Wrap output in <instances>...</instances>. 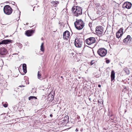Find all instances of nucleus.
<instances>
[{
  "mask_svg": "<svg viewBox=\"0 0 132 132\" xmlns=\"http://www.w3.org/2000/svg\"><path fill=\"white\" fill-rule=\"evenodd\" d=\"M12 10L11 7L9 5H6L4 7V11L6 14L9 15L11 14L12 12Z\"/></svg>",
  "mask_w": 132,
  "mask_h": 132,
  "instance_id": "39448f33",
  "label": "nucleus"
},
{
  "mask_svg": "<svg viewBox=\"0 0 132 132\" xmlns=\"http://www.w3.org/2000/svg\"><path fill=\"white\" fill-rule=\"evenodd\" d=\"M83 42L81 39L76 38L75 40V45L77 47L80 48L81 47Z\"/></svg>",
  "mask_w": 132,
  "mask_h": 132,
  "instance_id": "7ed1b4c3",
  "label": "nucleus"
},
{
  "mask_svg": "<svg viewBox=\"0 0 132 132\" xmlns=\"http://www.w3.org/2000/svg\"><path fill=\"white\" fill-rule=\"evenodd\" d=\"M1 44H3V43H2V41L0 42V45H1Z\"/></svg>",
  "mask_w": 132,
  "mask_h": 132,
  "instance_id": "c85d7f7f",
  "label": "nucleus"
},
{
  "mask_svg": "<svg viewBox=\"0 0 132 132\" xmlns=\"http://www.w3.org/2000/svg\"><path fill=\"white\" fill-rule=\"evenodd\" d=\"M75 130L76 131H78V130L77 129H76Z\"/></svg>",
  "mask_w": 132,
  "mask_h": 132,
  "instance_id": "473e14b6",
  "label": "nucleus"
},
{
  "mask_svg": "<svg viewBox=\"0 0 132 132\" xmlns=\"http://www.w3.org/2000/svg\"><path fill=\"white\" fill-rule=\"evenodd\" d=\"M7 50L4 47L1 48L0 49V54L2 55H4L6 53Z\"/></svg>",
  "mask_w": 132,
  "mask_h": 132,
  "instance_id": "9b49d317",
  "label": "nucleus"
},
{
  "mask_svg": "<svg viewBox=\"0 0 132 132\" xmlns=\"http://www.w3.org/2000/svg\"><path fill=\"white\" fill-rule=\"evenodd\" d=\"M75 26L77 29L80 30L82 29L85 25L83 21L81 19H76L74 22Z\"/></svg>",
  "mask_w": 132,
  "mask_h": 132,
  "instance_id": "f257e3e1",
  "label": "nucleus"
},
{
  "mask_svg": "<svg viewBox=\"0 0 132 132\" xmlns=\"http://www.w3.org/2000/svg\"><path fill=\"white\" fill-rule=\"evenodd\" d=\"M111 81H112L115 78V72L114 71L112 70V71L111 74Z\"/></svg>",
  "mask_w": 132,
  "mask_h": 132,
  "instance_id": "ddd939ff",
  "label": "nucleus"
},
{
  "mask_svg": "<svg viewBox=\"0 0 132 132\" xmlns=\"http://www.w3.org/2000/svg\"><path fill=\"white\" fill-rule=\"evenodd\" d=\"M44 43H42L40 46V50L42 52H43L44 51Z\"/></svg>",
  "mask_w": 132,
  "mask_h": 132,
  "instance_id": "a211bd4d",
  "label": "nucleus"
},
{
  "mask_svg": "<svg viewBox=\"0 0 132 132\" xmlns=\"http://www.w3.org/2000/svg\"><path fill=\"white\" fill-rule=\"evenodd\" d=\"M98 86L99 87H101V85H100L99 84V85H98Z\"/></svg>",
  "mask_w": 132,
  "mask_h": 132,
  "instance_id": "7c9ffc66",
  "label": "nucleus"
},
{
  "mask_svg": "<svg viewBox=\"0 0 132 132\" xmlns=\"http://www.w3.org/2000/svg\"><path fill=\"white\" fill-rule=\"evenodd\" d=\"M95 39L94 37H90L86 39L85 42L88 45H90L95 43Z\"/></svg>",
  "mask_w": 132,
  "mask_h": 132,
  "instance_id": "423d86ee",
  "label": "nucleus"
},
{
  "mask_svg": "<svg viewBox=\"0 0 132 132\" xmlns=\"http://www.w3.org/2000/svg\"><path fill=\"white\" fill-rule=\"evenodd\" d=\"M35 98L36 99H37V98L36 97L34 96H30L28 98V99L29 100H30L31 99H32L33 98Z\"/></svg>",
  "mask_w": 132,
  "mask_h": 132,
  "instance_id": "4be33fe9",
  "label": "nucleus"
},
{
  "mask_svg": "<svg viewBox=\"0 0 132 132\" xmlns=\"http://www.w3.org/2000/svg\"><path fill=\"white\" fill-rule=\"evenodd\" d=\"M124 70L127 74H129V71L126 67L124 68Z\"/></svg>",
  "mask_w": 132,
  "mask_h": 132,
  "instance_id": "412c9836",
  "label": "nucleus"
},
{
  "mask_svg": "<svg viewBox=\"0 0 132 132\" xmlns=\"http://www.w3.org/2000/svg\"><path fill=\"white\" fill-rule=\"evenodd\" d=\"M132 5L131 3L129 2H125L123 5V7L126 8L128 9L130 8Z\"/></svg>",
  "mask_w": 132,
  "mask_h": 132,
  "instance_id": "1a4fd4ad",
  "label": "nucleus"
},
{
  "mask_svg": "<svg viewBox=\"0 0 132 132\" xmlns=\"http://www.w3.org/2000/svg\"><path fill=\"white\" fill-rule=\"evenodd\" d=\"M53 97H54V96H53V98L52 100H53V99H54V98Z\"/></svg>",
  "mask_w": 132,
  "mask_h": 132,
  "instance_id": "72a5a7b5",
  "label": "nucleus"
},
{
  "mask_svg": "<svg viewBox=\"0 0 132 132\" xmlns=\"http://www.w3.org/2000/svg\"><path fill=\"white\" fill-rule=\"evenodd\" d=\"M69 119V116H65L64 118V120L65 121H67Z\"/></svg>",
  "mask_w": 132,
  "mask_h": 132,
  "instance_id": "5701e85b",
  "label": "nucleus"
},
{
  "mask_svg": "<svg viewBox=\"0 0 132 132\" xmlns=\"http://www.w3.org/2000/svg\"><path fill=\"white\" fill-rule=\"evenodd\" d=\"M103 28L102 26H99L96 27V32L98 35H101L103 32Z\"/></svg>",
  "mask_w": 132,
  "mask_h": 132,
  "instance_id": "0eeeda50",
  "label": "nucleus"
},
{
  "mask_svg": "<svg viewBox=\"0 0 132 132\" xmlns=\"http://www.w3.org/2000/svg\"><path fill=\"white\" fill-rule=\"evenodd\" d=\"M59 3V2L58 1H53L51 2L52 4L53 5H56L58 4Z\"/></svg>",
  "mask_w": 132,
  "mask_h": 132,
  "instance_id": "f3484780",
  "label": "nucleus"
},
{
  "mask_svg": "<svg viewBox=\"0 0 132 132\" xmlns=\"http://www.w3.org/2000/svg\"><path fill=\"white\" fill-rule=\"evenodd\" d=\"M82 8L79 6L74 7L72 8V11L74 16L77 17L81 15L82 13Z\"/></svg>",
  "mask_w": 132,
  "mask_h": 132,
  "instance_id": "f03ea898",
  "label": "nucleus"
},
{
  "mask_svg": "<svg viewBox=\"0 0 132 132\" xmlns=\"http://www.w3.org/2000/svg\"><path fill=\"white\" fill-rule=\"evenodd\" d=\"M97 52L100 56L101 57H104L106 54L107 51L104 48H101L98 50Z\"/></svg>",
  "mask_w": 132,
  "mask_h": 132,
  "instance_id": "20e7f679",
  "label": "nucleus"
},
{
  "mask_svg": "<svg viewBox=\"0 0 132 132\" xmlns=\"http://www.w3.org/2000/svg\"><path fill=\"white\" fill-rule=\"evenodd\" d=\"M106 62L107 63H108L110 62V61L109 60H106Z\"/></svg>",
  "mask_w": 132,
  "mask_h": 132,
  "instance_id": "bb28decb",
  "label": "nucleus"
},
{
  "mask_svg": "<svg viewBox=\"0 0 132 132\" xmlns=\"http://www.w3.org/2000/svg\"><path fill=\"white\" fill-rule=\"evenodd\" d=\"M98 103H103V101L102 100H99L98 101Z\"/></svg>",
  "mask_w": 132,
  "mask_h": 132,
  "instance_id": "b1692460",
  "label": "nucleus"
},
{
  "mask_svg": "<svg viewBox=\"0 0 132 132\" xmlns=\"http://www.w3.org/2000/svg\"><path fill=\"white\" fill-rule=\"evenodd\" d=\"M34 9H33V11H34Z\"/></svg>",
  "mask_w": 132,
  "mask_h": 132,
  "instance_id": "f704fd0d",
  "label": "nucleus"
},
{
  "mask_svg": "<svg viewBox=\"0 0 132 132\" xmlns=\"http://www.w3.org/2000/svg\"><path fill=\"white\" fill-rule=\"evenodd\" d=\"M34 90V89H33H33H32V90H31V93H32V92H33V90Z\"/></svg>",
  "mask_w": 132,
  "mask_h": 132,
  "instance_id": "2f4dec72",
  "label": "nucleus"
},
{
  "mask_svg": "<svg viewBox=\"0 0 132 132\" xmlns=\"http://www.w3.org/2000/svg\"><path fill=\"white\" fill-rule=\"evenodd\" d=\"M37 76V78L38 79H39L41 80L42 79L41 73L39 72V71H38V72Z\"/></svg>",
  "mask_w": 132,
  "mask_h": 132,
  "instance_id": "dca6fc26",
  "label": "nucleus"
},
{
  "mask_svg": "<svg viewBox=\"0 0 132 132\" xmlns=\"http://www.w3.org/2000/svg\"><path fill=\"white\" fill-rule=\"evenodd\" d=\"M93 62V61H91V62H90V64L91 65L93 64L94 63Z\"/></svg>",
  "mask_w": 132,
  "mask_h": 132,
  "instance_id": "a878e982",
  "label": "nucleus"
},
{
  "mask_svg": "<svg viewBox=\"0 0 132 132\" xmlns=\"http://www.w3.org/2000/svg\"><path fill=\"white\" fill-rule=\"evenodd\" d=\"M50 117H52V116H53V115H52V114H50Z\"/></svg>",
  "mask_w": 132,
  "mask_h": 132,
  "instance_id": "c756f323",
  "label": "nucleus"
},
{
  "mask_svg": "<svg viewBox=\"0 0 132 132\" xmlns=\"http://www.w3.org/2000/svg\"><path fill=\"white\" fill-rule=\"evenodd\" d=\"M3 44H6L10 43L12 40L10 39L4 40L2 41Z\"/></svg>",
  "mask_w": 132,
  "mask_h": 132,
  "instance_id": "f8f14e48",
  "label": "nucleus"
},
{
  "mask_svg": "<svg viewBox=\"0 0 132 132\" xmlns=\"http://www.w3.org/2000/svg\"><path fill=\"white\" fill-rule=\"evenodd\" d=\"M19 87H24L25 86H23V85H22L20 86H19Z\"/></svg>",
  "mask_w": 132,
  "mask_h": 132,
  "instance_id": "cd10ccee",
  "label": "nucleus"
},
{
  "mask_svg": "<svg viewBox=\"0 0 132 132\" xmlns=\"http://www.w3.org/2000/svg\"><path fill=\"white\" fill-rule=\"evenodd\" d=\"M8 104H3V106L5 108L7 107V106Z\"/></svg>",
  "mask_w": 132,
  "mask_h": 132,
  "instance_id": "393cba45",
  "label": "nucleus"
},
{
  "mask_svg": "<svg viewBox=\"0 0 132 132\" xmlns=\"http://www.w3.org/2000/svg\"><path fill=\"white\" fill-rule=\"evenodd\" d=\"M70 33L67 30L64 32L63 33V38L64 39L68 40L69 38Z\"/></svg>",
  "mask_w": 132,
  "mask_h": 132,
  "instance_id": "6e6552de",
  "label": "nucleus"
},
{
  "mask_svg": "<svg viewBox=\"0 0 132 132\" xmlns=\"http://www.w3.org/2000/svg\"><path fill=\"white\" fill-rule=\"evenodd\" d=\"M123 29L122 28H121L117 32L119 33L122 35L123 33Z\"/></svg>",
  "mask_w": 132,
  "mask_h": 132,
  "instance_id": "aec40b11",
  "label": "nucleus"
},
{
  "mask_svg": "<svg viewBox=\"0 0 132 132\" xmlns=\"http://www.w3.org/2000/svg\"><path fill=\"white\" fill-rule=\"evenodd\" d=\"M23 69V72L26 73L27 72L26 65L25 64H23L22 66Z\"/></svg>",
  "mask_w": 132,
  "mask_h": 132,
  "instance_id": "2eb2a0df",
  "label": "nucleus"
},
{
  "mask_svg": "<svg viewBox=\"0 0 132 132\" xmlns=\"http://www.w3.org/2000/svg\"><path fill=\"white\" fill-rule=\"evenodd\" d=\"M122 35V34H121L118 32H117L116 33V37L117 38H120Z\"/></svg>",
  "mask_w": 132,
  "mask_h": 132,
  "instance_id": "6ab92c4d",
  "label": "nucleus"
},
{
  "mask_svg": "<svg viewBox=\"0 0 132 132\" xmlns=\"http://www.w3.org/2000/svg\"><path fill=\"white\" fill-rule=\"evenodd\" d=\"M132 39V38L130 35H128L127 37L123 40V42L125 43H127L128 42H130Z\"/></svg>",
  "mask_w": 132,
  "mask_h": 132,
  "instance_id": "9d476101",
  "label": "nucleus"
},
{
  "mask_svg": "<svg viewBox=\"0 0 132 132\" xmlns=\"http://www.w3.org/2000/svg\"><path fill=\"white\" fill-rule=\"evenodd\" d=\"M32 31V30H28L26 33V35L28 36H30L31 35Z\"/></svg>",
  "mask_w": 132,
  "mask_h": 132,
  "instance_id": "4468645a",
  "label": "nucleus"
}]
</instances>
